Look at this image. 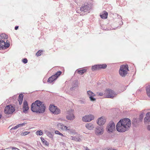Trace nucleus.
Masks as SVG:
<instances>
[{
  "instance_id": "a878e982",
  "label": "nucleus",
  "mask_w": 150,
  "mask_h": 150,
  "mask_svg": "<svg viewBox=\"0 0 150 150\" xmlns=\"http://www.w3.org/2000/svg\"><path fill=\"white\" fill-rule=\"evenodd\" d=\"M25 124V123H23L21 124H18V125L16 126H15L14 127H13L11 129L12 130V129H16L21 126H23V125H24Z\"/></svg>"
},
{
  "instance_id": "f8f14e48",
  "label": "nucleus",
  "mask_w": 150,
  "mask_h": 150,
  "mask_svg": "<svg viewBox=\"0 0 150 150\" xmlns=\"http://www.w3.org/2000/svg\"><path fill=\"white\" fill-rule=\"evenodd\" d=\"M107 67V65L105 64H98L95 65L93 66L92 67V69L93 71H94L96 69H104L105 68Z\"/></svg>"
},
{
  "instance_id": "423d86ee",
  "label": "nucleus",
  "mask_w": 150,
  "mask_h": 150,
  "mask_svg": "<svg viewBox=\"0 0 150 150\" xmlns=\"http://www.w3.org/2000/svg\"><path fill=\"white\" fill-rule=\"evenodd\" d=\"M15 111V107L11 105L6 106L5 108L4 112L7 114H12Z\"/></svg>"
},
{
  "instance_id": "ddd939ff",
  "label": "nucleus",
  "mask_w": 150,
  "mask_h": 150,
  "mask_svg": "<svg viewBox=\"0 0 150 150\" xmlns=\"http://www.w3.org/2000/svg\"><path fill=\"white\" fill-rule=\"evenodd\" d=\"M106 119L104 117H102L98 119L97 121V123L99 125H103L106 122Z\"/></svg>"
},
{
  "instance_id": "ea45409f",
  "label": "nucleus",
  "mask_w": 150,
  "mask_h": 150,
  "mask_svg": "<svg viewBox=\"0 0 150 150\" xmlns=\"http://www.w3.org/2000/svg\"><path fill=\"white\" fill-rule=\"evenodd\" d=\"M147 129L149 131H150V125H148L147 126Z\"/></svg>"
},
{
  "instance_id": "20e7f679",
  "label": "nucleus",
  "mask_w": 150,
  "mask_h": 150,
  "mask_svg": "<svg viewBox=\"0 0 150 150\" xmlns=\"http://www.w3.org/2000/svg\"><path fill=\"white\" fill-rule=\"evenodd\" d=\"M129 71L128 66L127 65H121L119 70L120 75L122 77H125Z\"/></svg>"
},
{
  "instance_id": "6ab92c4d",
  "label": "nucleus",
  "mask_w": 150,
  "mask_h": 150,
  "mask_svg": "<svg viewBox=\"0 0 150 150\" xmlns=\"http://www.w3.org/2000/svg\"><path fill=\"white\" fill-rule=\"evenodd\" d=\"M78 86V82L77 80L74 81L72 83V87L70 89L71 90H74Z\"/></svg>"
},
{
  "instance_id": "393cba45",
  "label": "nucleus",
  "mask_w": 150,
  "mask_h": 150,
  "mask_svg": "<svg viewBox=\"0 0 150 150\" xmlns=\"http://www.w3.org/2000/svg\"><path fill=\"white\" fill-rule=\"evenodd\" d=\"M108 15V13L106 12H105L104 13L101 15H100V16L101 18L105 19L107 18Z\"/></svg>"
},
{
  "instance_id": "4468645a",
  "label": "nucleus",
  "mask_w": 150,
  "mask_h": 150,
  "mask_svg": "<svg viewBox=\"0 0 150 150\" xmlns=\"http://www.w3.org/2000/svg\"><path fill=\"white\" fill-rule=\"evenodd\" d=\"M57 126L58 128H60L63 131H67L70 130V127H67L62 123H58L57 124Z\"/></svg>"
},
{
  "instance_id": "cd10ccee",
  "label": "nucleus",
  "mask_w": 150,
  "mask_h": 150,
  "mask_svg": "<svg viewBox=\"0 0 150 150\" xmlns=\"http://www.w3.org/2000/svg\"><path fill=\"white\" fill-rule=\"evenodd\" d=\"M86 71L85 69H82L81 70H77V71L80 74L82 75Z\"/></svg>"
},
{
  "instance_id": "c756f323",
  "label": "nucleus",
  "mask_w": 150,
  "mask_h": 150,
  "mask_svg": "<svg viewBox=\"0 0 150 150\" xmlns=\"http://www.w3.org/2000/svg\"><path fill=\"white\" fill-rule=\"evenodd\" d=\"M61 74V71H58L55 74L53 75H55V77H57V78Z\"/></svg>"
},
{
  "instance_id": "58836bf2",
  "label": "nucleus",
  "mask_w": 150,
  "mask_h": 150,
  "mask_svg": "<svg viewBox=\"0 0 150 150\" xmlns=\"http://www.w3.org/2000/svg\"><path fill=\"white\" fill-rule=\"evenodd\" d=\"M98 95L100 96H103V93H98Z\"/></svg>"
},
{
  "instance_id": "2f4dec72",
  "label": "nucleus",
  "mask_w": 150,
  "mask_h": 150,
  "mask_svg": "<svg viewBox=\"0 0 150 150\" xmlns=\"http://www.w3.org/2000/svg\"><path fill=\"white\" fill-rule=\"evenodd\" d=\"M36 134L38 135H41L42 134V132L41 130L37 131Z\"/></svg>"
},
{
  "instance_id": "e433bc0d",
  "label": "nucleus",
  "mask_w": 150,
  "mask_h": 150,
  "mask_svg": "<svg viewBox=\"0 0 150 150\" xmlns=\"http://www.w3.org/2000/svg\"><path fill=\"white\" fill-rule=\"evenodd\" d=\"M137 120L136 119H133L132 121V123H134V125L137 122Z\"/></svg>"
},
{
  "instance_id": "37998d69",
  "label": "nucleus",
  "mask_w": 150,
  "mask_h": 150,
  "mask_svg": "<svg viewBox=\"0 0 150 150\" xmlns=\"http://www.w3.org/2000/svg\"><path fill=\"white\" fill-rule=\"evenodd\" d=\"M140 117H142L143 116V114H141V115H140Z\"/></svg>"
},
{
  "instance_id": "c9c22d12",
  "label": "nucleus",
  "mask_w": 150,
  "mask_h": 150,
  "mask_svg": "<svg viewBox=\"0 0 150 150\" xmlns=\"http://www.w3.org/2000/svg\"><path fill=\"white\" fill-rule=\"evenodd\" d=\"M22 62L24 64H26L27 63L28 60L27 59L24 58L23 59Z\"/></svg>"
},
{
  "instance_id": "f704fd0d",
  "label": "nucleus",
  "mask_w": 150,
  "mask_h": 150,
  "mask_svg": "<svg viewBox=\"0 0 150 150\" xmlns=\"http://www.w3.org/2000/svg\"><path fill=\"white\" fill-rule=\"evenodd\" d=\"M10 46V44L9 42H7V41L6 42V43L5 42V49L7 48L8 47Z\"/></svg>"
},
{
  "instance_id": "f3484780",
  "label": "nucleus",
  "mask_w": 150,
  "mask_h": 150,
  "mask_svg": "<svg viewBox=\"0 0 150 150\" xmlns=\"http://www.w3.org/2000/svg\"><path fill=\"white\" fill-rule=\"evenodd\" d=\"M29 109L28 104L26 100H24L23 103V111L26 113Z\"/></svg>"
},
{
  "instance_id": "412c9836",
  "label": "nucleus",
  "mask_w": 150,
  "mask_h": 150,
  "mask_svg": "<svg viewBox=\"0 0 150 150\" xmlns=\"http://www.w3.org/2000/svg\"><path fill=\"white\" fill-rule=\"evenodd\" d=\"M5 42L2 40H0V49H5Z\"/></svg>"
},
{
  "instance_id": "f03ea898",
  "label": "nucleus",
  "mask_w": 150,
  "mask_h": 150,
  "mask_svg": "<svg viewBox=\"0 0 150 150\" xmlns=\"http://www.w3.org/2000/svg\"><path fill=\"white\" fill-rule=\"evenodd\" d=\"M31 110L35 112L42 113L45 110V106L39 100H37L32 103L31 105Z\"/></svg>"
},
{
  "instance_id": "b1692460",
  "label": "nucleus",
  "mask_w": 150,
  "mask_h": 150,
  "mask_svg": "<svg viewBox=\"0 0 150 150\" xmlns=\"http://www.w3.org/2000/svg\"><path fill=\"white\" fill-rule=\"evenodd\" d=\"M146 89L148 96L150 97V87L149 85H148L146 86Z\"/></svg>"
},
{
  "instance_id": "2eb2a0df",
  "label": "nucleus",
  "mask_w": 150,
  "mask_h": 150,
  "mask_svg": "<svg viewBox=\"0 0 150 150\" xmlns=\"http://www.w3.org/2000/svg\"><path fill=\"white\" fill-rule=\"evenodd\" d=\"M87 93L91 101H94L96 100V99L94 98V96H95L94 93L91 91H88Z\"/></svg>"
},
{
  "instance_id": "6e6552de",
  "label": "nucleus",
  "mask_w": 150,
  "mask_h": 150,
  "mask_svg": "<svg viewBox=\"0 0 150 150\" xmlns=\"http://www.w3.org/2000/svg\"><path fill=\"white\" fill-rule=\"evenodd\" d=\"M104 129L103 127L97 126L95 130V133L97 136L102 135L104 133Z\"/></svg>"
},
{
  "instance_id": "4c0bfd02",
  "label": "nucleus",
  "mask_w": 150,
  "mask_h": 150,
  "mask_svg": "<svg viewBox=\"0 0 150 150\" xmlns=\"http://www.w3.org/2000/svg\"><path fill=\"white\" fill-rule=\"evenodd\" d=\"M11 148H12V150H20L19 149L16 148V147H11Z\"/></svg>"
},
{
  "instance_id": "79ce46f5",
  "label": "nucleus",
  "mask_w": 150,
  "mask_h": 150,
  "mask_svg": "<svg viewBox=\"0 0 150 150\" xmlns=\"http://www.w3.org/2000/svg\"><path fill=\"white\" fill-rule=\"evenodd\" d=\"M85 150H90L87 147H86L85 148Z\"/></svg>"
},
{
  "instance_id": "9b49d317",
  "label": "nucleus",
  "mask_w": 150,
  "mask_h": 150,
  "mask_svg": "<svg viewBox=\"0 0 150 150\" xmlns=\"http://www.w3.org/2000/svg\"><path fill=\"white\" fill-rule=\"evenodd\" d=\"M67 113L68 115L66 116V118L67 119L69 120H72L74 119L73 111L72 110L68 111Z\"/></svg>"
},
{
  "instance_id": "7ed1b4c3",
  "label": "nucleus",
  "mask_w": 150,
  "mask_h": 150,
  "mask_svg": "<svg viewBox=\"0 0 150 150\" xmlns=\"http://www.w3.org/2000/svg\"><path fill=\"white\" fill-rule=\"evenodd\" d=\"M91 4L85 3L82 5L79 9L77 10L76 12L80 14L81 15H83L88 12L91 9Z\"/></svg>"
},
{
  "instance_id": "5701e85b",
  "label": "nucleus",
  "mask_w": 150,
  "mask_h": 150,
  "mask_svg": "<svg viewBox=\"0 0 150 150\" xmlns=\"http://www.w3.org/2000/svg\"><path fill=\"white\" fill-rule=\"evenodd\" d=\"M23 95L22 94H20L19 96L18 101H19V104L21 105L23 100Z\"/></svg>"
},
{
  "instance_id": "39448f33",
  "label": "nucleus",
  "mask_w": 150,
  "mask_h": 150,
  "mask_svg": "<svg viewBox=\"0 0 150 150\" xmlns=\"http://www.w3.org/2000/svg\"><path fill=\"white\" fill-rule=\"evenodd\" d=\"M107 131L109 133H112L115 130V125L113 121H110L107 125L106 128Z\"/></svg>"
},
{
  "instance_id": "0eeeda50",
  "label": "nucleus",
  "mask_w": 150,
  "mask_h": 150,
  "mask_svg": "<svg viewBox=\"0 0 150 150\" xmlns=\"http://www.w3.org/2000/svg\"><path fill=\"white\" fill-rule=\"evenodd\" d=\"M104 95L106 98H112L117 95L113 91L110 89H108L105 91Z\"/></svg>"
},
{
  "instance_id": "7c9ffc66",
  "label": "nucleus",
  "mask_w": 150,
  "mask_h": 150,
  "mask_svg": "<svg viewBox=\"0 0 150 150\" xmlns=\"http://www.w3.org/2000/svg\"><path fill=\"white\" fill-rule=\"evenodd\" d=\"M55 134H59L61 136L65 137V136H64L62 133L57 130L55 131Z\"/></svg>"
},
{
  "instance_id": "bb28decb",
  "label": "nucleus",
  "mask_w": 150,
  "mask_h": 150,
  "mask_svg": "<svg viewBox=\"0 0 150 150\" xmlns=\"http://www.w3.org/2000/svg\"><path fill=\"white\" fill-rule=\"evenodd\" d=\"M0 38L1 40L3 39H7L8 38V36L5 34H2L1 35H0Z\"/></svg>"
},
{
  "instance_id": "a19ab883",
  "label": "nucleus",
  "mask_w": 150,
  "mask_h": 150,
  "mask_svg": "<svg viewBox=\"0 0 150 150\" xmlns=\"http://www.w3.org/2000/svg\"><path fill=\"white\" fill-rule=\"evenodd\" d=\"M18 26H16L15 28V29L16 30H17V29H18Z\"/></svg>"
},
{
  "instance_id": "aec40b11",
  "label": "nucleus",
  "mask_w": 150,
  "mask_h": 150,
  "mask_svg": "<svg viewBox=\"0 0 150 150\" xmlns=\"http://www.w3.org/2000/svg\"><path fill=\"white\" fill-rule=\"evenodd\" d=\"M85 127L86 128L89 130L93 129L94 128V125L92 123H89L86 124Z\"/></svg>"
},
{
  "instance_id": "473e14b6",
  "label": "nucleus",
  "mask_w": 150,
  "mask_h": 150,
  "mask_svg": "<svg viewBox=\"0 0 150 150\" xmlns=\"http://www.w3.org/2000/svg\"><path fill=\"white\" fill-rule=\"evenodd\" d=\"M42 50H39L36 53V55L37 56H39L41 55V53L42 52Z\"/></svg>"
},
{
  "instance_id": "a18cd8bd",
  "label": "nucleus",
  "mask_w": 150,
  "mask_h": 150,
  "mask_svg": "<svg viewBox=\"0 0 150 150\" xmlns=\"http://www.w3.org/2000/svg\"><path fill=\"white\" fill-rule=\"evenodd\" d=\"M0 150H3V149H0Z\"/></svg>"
},
{
  "instance_id": "9d476101",
  "label": "nucleus",
  "mask_w": 150,
  "mask_h": 150,
  "mask_svg": "<svg viewBox=\"0 0 150 150\" xmlns=\"http://www.w3.org/2000/svg\"><path fill=\"white\" fill-rule=\"evenodd\" d=\"M94 119V117L92 115L90 114L86 115L83 117L82 118V120L84 122H89L93 120Z\"/></svg>"
},
{
  "instance_id": "72a5a7b5",
  "label": "nucleus",
  "mask_w": 150,
  "mask_h": 150,
  "mask_svg": "<svg viewBox=\"0 0 150 150\" xmlns=\"http://www.w3.org/2000/svg\"><path fill=\"white\" fill-rule=\"evenodd\" d=\"M30 133V132H28V131H25L23 132L22 133V135L25 136L26 135L28 134H29Z\"/></svg>"
},
{
  "instance_id": "a211bd4d",
  "label": "nucleus",
  "mask_w": 150,
  "mask_h": 150,
  "mask_svg": "<svg viewBox=\"0 0 150 150\" xmlns=\"http://www.w3.org/2000/svg\"><path fill=\"white\" fill-rule=\"evenodd\" d=\"M150 112H148L146 115V117L144 119V123L147 124L150 121Z\"/></svg>"
},
{
  "instance_id": "dca6fc26",
  "label": "nucleus",
  "mask_w": 150,
  "mask_h": 150,
  "mask_svg": "<svg viewBox=\"0 0 150 150\" xmlns=\"http://www.w3.org/2000/svg\"><path fill=\"white\" fill-rule=\"evenodd\" d=\"M81 138V136L79 134H78L75 136H70V139L76 142H80L82 141Z\"/></svg>"
},
{
  "instance_id": "c03bdc74",
  "label": "nucleus",
  "mask_w": 150,
  "mask_h": 150,
  "mask_svg": "<svg viewBox=\"0 0 150 150\" xmlns=\"http://www.w3.org/2000/svg\"><path fill=\"white\" fill-rule=\"evenodd\" d=\"M9 148H6V149H3V150H6V149H9Z\"/></svg>"
},
{
  "instance_id": "4be33fe9",
  "label": "nucleus",
  "mask_w": 150,
  "mask_h": 150,
  "mask_svg": "<svg viewBox=\"0 0 150 150\" xmlns=\"http://www.w3.org/2000/svg\"><path fill=\"white\" fill-rule=\"evenodd\" d=\"M57 79V77H55V75H53L48 79L47 81L48 82L51 83L55 80Z\"/></svg>"
},
{
  "instance_id": "c85d7f7f",
  "label": "nucleus",
  "mask_w": 150,
  "mask_h": 150,
  "mask_svg": "<svg viewBox=\"0 0 150 150\" xmlns=\"http://www.w3.org/2000/svg\"><path fill=\"white\" fill-rule=\"evenodd\" d=\"M41 140L42 142L45 144L46 145H48L49 144L47 141L45 140L43 138H41Z\"/></svg>"
},
{
  "instance_id": "1a4fd4ad",
  "label": "nucleus",
  "mask_w": 150,
  "mask_h": 150,
  "mask_svg": "<svg viewBox=\"0 0 150 150\" xmlns=\"http://www.w3.org/2000/svg\"><path fill=\"white\" fill-rule=\"evenodd\" d=\"M49 109L54 114H58L60 112L59 109L56 106L53 105H50L49 107Z\"/></svg>"
},
{
  "instance_id": "f257e3e1",
  "label": "nucleus",
  "mask_w": 150,
  "mask_h": 150,
  "mask_svg": "<svg viewBox=\"0 0 150 150\" xmlns=\"http://www.w3.org/2000/svg\"><path fill=\"white\" fill-rule=\"evenodd\" d=\"M130 120L124 118L120 120L116 125V129L120 132H124L128 130L131 126Z\"/></svg>"
}]
</instances>
